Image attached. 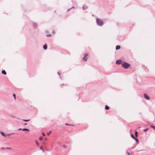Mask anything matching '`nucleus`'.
I'll return each instance as SVG.
<instances>
[{
    "instance_id": "nucleus-11",
    "label": "nucleus",
    "mask_w": 155,
    "mask_h": 155,
    "mask_svg": "<svg viewBox=\"0 0 155 155\" xmlns=\"http://www.w3.org/2000/svg\"><path fill=\"white\" fill-rule=\"evenodd\" d=\"M2 73L4 75H6V73L5 70H3L2 71Z\"/></svg>"
},
{
    "instance_id": "nucleus-18",
    "label": "nucleus",
    "mask_w": 155,
    "mask_h": 155,
    "mask_svg": "<svg viewBox=\"0 0 155 155\" xmlns=\"http://www.w3.org/2000/svg\"><path fill=\"white\" fill-rule=\"evenodd\" d=\"M150 127L155 130V127L152 125H150Z\"/></svg>"
},
{
    "instance_id": "nucleus-24",
    "label": "nucleus",
    "mask_w": 155,
    "mask_h": 155,
    "mask_svg": "<svg viewBox=\"0 0 155 155\" xmlns=\"http://www.w3.org/2000/svg\"><path fill=\"white\" fill-rule=\"evenodd\" d=\"M58 74L60 76V78L61 79V76H60V74L59 73V72H58Z\"/></svg>"
},
{
    "instance_id": "nucleus-38",
    "label": "nucleus",
    "mask_w": 155,
    "mask_h": 155,
    "mask_svg": "<svg viewBox=\"0 0 155 155\" xmlns=\"http://www.w3.org/2000/svg\"><path fill=\"white\" fill-rule=\"evenodd\" d=\"M134 148V147H133V148H132V149H133V148Z\"/></svg>"
},
{
    "instance_id": "nucleus-27",
    "label": "nucleus",
    "mask_w": 155,
    "mask_h": 155,
    "mask_svg": "<svg viewBox=\"0 0 155 155\" xmlns=\"http://www.w3.org/2000/svg\"><path fill=\"white\" fill-rule=\"evenodd\" d=\"M63 148H66L67 146L65 145H63Z\"/></svg>"
},
{
    "instance_id": "nucleus-17",
    "label": "nucleus",
    "mask_w": 155,
    "mask_h": 155,
    "mask_svg": "<svg viewBox=\"0 0 155 155\" xmlns=\"http://www.w3.org/2000/svg\"><path fill=\"white\" fill-rule=\"evenodd\" d=\"M13 96L15 100L16 99V95L15 93L13 94Z\"/></svg>"
},
{
    "instance_id": "nucleus-4",
    "label": "nucleus",
    "mask_w": 155,
    "mask_h": 155,
    "mask_svg": "<svg viewBox=\"0 0 155 155\" xmlns=\"http://www.w3.org/2000/svg\"><path fill=\"white\" fill-rule=\"evenodd\" d=\"M0 134H1L4 137H6V136L12 134H13L14 133H12L11 134H6L5 133H4V132H3L2 131H0Z\"/></svg>"
},
{
    "instance_id": "nucleus-13",
    "label": "nucleus",
    "mask_w": 155,
    "mask_h": 155,
    "mask_svg": "<svg viewBox=\"0 0 155 155\" xmlns=\"http://www.w3.org/2000/svg\"><path fill=\"white\" fill-rule=\"evenodd\" d=\"M105 108L106 110H108L109 109V107L107 105H106L105 106Z\"/></svg>"
},
{
    "instance_id": "nucleus-37",
    "label": "nucleus",
    "mask_w": 155,
    "mask_h": 155,
    "mask_svg": "<svg viewBox=\"0 0 155 155\" xmlns=\"http://www.w3.org/2000/svg\"><path fill=\"white\" fill-rule=\"evenodd\" d=\"M53 33H54V31H53Z\"/></svg>"
},
{
    "instance_id": "nucleus-2",
    "label": "nucleus",
    "mask_w": 155,
    "mask_h": 155,
    "mask_svg": "<svg viewBox=\"0 0 155 155\" xmlns=\"http://www.w3.org/2000/svg\"><path fill=\"white\" fill-rule=\"evenodd\" d=\"M130 66V64L124 62L122 64V67L124 69L128 68Z\"/></svg>"
},
{
    "instance_id": "nucleus-29",
    "label": "nucleus",
    "mask_w": 155,
    "mask_h": 155,
    "mask_svg": "<svg viewBox=\"0 0 155 155\" xmlns=\"http://www.w3.org/2000/svg\"><path fill=\"white\" fill-rule=\"evenodd\" d=\"M5 149H11V148H10V147H6L5 148Z\"/></svg>"
},
{
    "instance_id": "nucleus-35",
    "label": "nucleus",
    "mask_w": 155,
    "mask_h": 155,
    "mask_svg": "<svg viewBox=\"0 0 155 155\" xmlns=\"http://www.w3.org/2000/svg\"><path fill=\"white\" fill-rule=\"evenodd\" d=\"M45 140H47V138H45Z\"/></svg>"
},
{
    "instance_id": "nucleus-28",
    "label": "nucleus",
    "mask_w": 155,
    "mask_h": 155,
    "mask_svg": "<svg viewBox=\"0 0 155 155\" xmlns=\"http://www.w3.org/2000/svg\"><path fill=\"white\" fill-rule=\"evenodd\" d=\"M65 125H68V126H71V125H71V124H67V123L65 124Z\"/></svg>"
},
{
    "instance_id": "nucleus-21",
    "label": "nucleus",
    "mask_w": 155,
    "mask_h": 155,
    "mask_svg": "<svg viewBox=\"0 0 155 155\" xmlns=\"http://www.w3.org/2000/svg\"><path fill=\"white\" fill-rule=\"evenodd\" d=\"M74 6H72L71 8H69L67 10V11H69L71 8H74Z\"/></svg>"
},
{
    "instance_id": "nucleus-3",
    "label": "nucleus",
    "mask_w": 155,
    "mask_h": 155,
    "mask_svg": "<svg viewBox=\"0 0 155 155\" xmlns=\"http://www.w3.org/2000/svg\"><path fill=\"white\" fill-rule=\"evenodd\" d=\"M88 58V54H84V57L83 58V60L84 61H86Z\"/></svg>"
},
{
    "instance_id": "nucleus-32",
    "label": "nucleus",
    "mask_w": 155,
    "mask_h": 155,
    "mask_svg": "<svg viewBox=\"0 0 155 155\" xmlns=\"http://www.w3.org/2000/svg\"><path fill=\"white\" fill-rule=\"evenodd\" d=\"M22 129H21V128H19V129H18V130H22Z\"/></svg>"
},
{
    "instance_id": "nucleus-6",
    "label": "nucleus",
    "mask_w": 155,
    "mask_h": 155,
    "mask_svg": "<svg viewBox=\"0 0 155 155\" xmlns=\"http://www.w3.org/2000/svg\"><path fill=\"white\" fill-rule=\"evenodd\" d=\"M32 25L34 28H36L38 27L37 24L35 22H33L32 24Z\"/></svg>"
},
{
    "instance_id": "nucleus-19",
    "label": "nucleus",
    "mask_w": 155,
    "mask_h": 155,
    "mask_svg": "<svg viewBox=\"0 0 155 155\" xmlns=\"http://www.w3.org/2000/svg\"><path fill=\"white\" fill-rule=\"evenodd\" d=\"M43 139V137L41 136L40 137H39V140H42Z\"/></svg>"
},
{
    "instance_id": "nucleus-36",
    "label": "nucleus",
    "mask_w": 155,
    "mask_h": 155,
    "mask_svg": "<svg viewBox=\"0 0 155 155\" xmlns=\"http://www.w3.org/2000/svg\"><path fill=\"white\" fill-rule=\"evenodd\" d=\"M24 125H27V123H25V124H24Z\"/></svg>"
},
{
    "instance_id": "nucleus-26",
    "label": "nucleus",
    "mask_w": 155,
    "mask_h": 155,
    "mask_svg": "<svg viewBox=\"0 0 155 155\" xmlns=\"http://www.w3.org/2000/svg\"><path fill=\"white\" fill-rule=\"evenodd\" d=\"M35 142H36V144H37V145H39V143L38 142H37V140H36L35 141Z\"/></svg>"
},
{
    "instance_id": "nucleus-8",
    "label": "nucleus",
    "mask_w": 155,
    "mask_h": 155,
    "mask_svg": "<svg viewBox=\"0 0 155 155\" xmlns=\"http://www.w3.org/2000/svg\"><path fill=\"white\" fill-rule=\"evenodd\" d=\"M83 9V10H85L87 8V7L86 5H84L82 7Z\"/></svg>"
},
{
    "instance_id": "nucleus-20",
    "label": "nucleus",
    "mask_w": 155,
    "mask_h": 155,
    "mask_svg": "<svg viewBox=\"0 0 155 155\" xmlns=\"http://www.w3.org/2000/svg\"><path fill=\"white\" fill-rule=\"evenodd\" d=\"M40 149L42 150L43 152H44V150L43 149L42 147H40Z\"/></svg>"
},
{
    "instance_id": "nucleus-31",
    "label": "nucleus",
    "mask_w": 155,
    "mask_h": 155,
    "mask_svg": "<svg viewBox=\"0 0 155 155\" xmlns=\"http://www.w3.org/2000/svg\"><path fill=\"white\" fill-rule=\"evenodd\" d=\"M51 34H48V35H46V36H51Z\"/></svg>"
},
{
    "instance_id": "nucleus-9",
    "label": "nucleus",
    "mask_w": 155,
    "mask_h": 155,
    "mask_svg": "<svg viewBox=\"0 0 155 155\" xmlns=\"http://www.w3.org/2000/svg\"><path fill=\"white\" fill-rule=\"evenodd\" d=\"M43 48L44 50H46L47 49V47L46 44H45L43 46Z\"/></svg>"
},
{
    "instance_id": "nucleus-15",
    "label": "nucleus",
    "mask_w": 155,
    "mask_h": 155,
    "mask_svg": "<svg viewBox=\"0 0 155 155\" xmlns=\"http://www.w3.org/2000/svg\"><path fill=\"white\" fill-rule=\"evenodd\" d=\"M22 120L25 122H27L29 121L30 120Z\"/></svg>"
},
{
    "instance_id": "nucleus-39",
    "label": "nucleus",
    "mask_w": 155,
    "mask_h": 155,
    "mask_svg": "<svg viewBox=\"0 0 155 155\" xmlns=\"http://www.w3.org/2000/svg\"><path fill=\"white\" fill-rule=\"evenodd\" d=\"M154 145H155V144H154Z\"/></svg>"
},
{
    "instance_id": "nucleus-30",
    "label": "nucleus",
    "mask_w": 155,
    "mask_h": 155,
    "mask_svg": "<svg viewBox=\"0 0 155 155\" xmlns=\"http://www.w3.org/2000/svg\"><path fill=\"white\" fill-rule=\"evenodd\" d=\"M42 135L43 136H45V134L44 132H42Z\"/></svg>"
},
{
    "instance_id": "nucleus-5",
    "label": "nucleus",
    "mask_w": 155,
    "mask_h": 155,
    "mask_svg": "<svg viewBox=\"0 0 155 155\" xmlns=\"http://www.w3.org/2000/svg\"><path fill=\"white\" fill-rule=\"evenodd\" d=\"M122 63V61L121 60H117L116 61V63L117 64H120Z\"/></svg>"
},
{
    "instance_id": "nucleus-14",
    "label": "nucleus",
    "mask_w": 155,
    "mask_h": 155,
    "mask_svg": "<svg viewBox=\"0 0 155 155\" xmlns=\"http://www.w3.org/2000/svg\"><path fill=\"white\" fill-rule=\"evenodd\" d=\"M131 136L133 139H135V138L133 134H131Z\"/></svg>"
},
{
    "instance_id": "nucleus-22",
    "label": "nucleus",
    "mask_w": 155,
    "mask_h": 155,
    "mask_svg": "<svg viewBox=\"0 0 155 155\" xmlns=\"http://www.w3.org/2000/svg\"><path fill=\"white\" fill-rule=\"evenodd\" d=\"M135 134L136 136L137 137V132L136 131L135 133Z\"/></svg>"
},
{
    "instance_id": "nucleus-23",
    "label": "nucleus",
    "mask_w": 155,
    "mask_h": 155,
    "mask_svg": "<svg viewBox=\"0 0 155 155\" xmlns=\"http://www.w3.org/2000/svg\"><path fill=\"white\" fill-rule=\"evenodd\" d=\"M51 131H50L49 132V133H47V135H49V134H50V133H51Z\"/></svg>"
},
{
    "instance_id": "nucleus-33",
    "label": "nucleus",
    "mask_w": 155,
    "mask_h": 155,
    "mask_svg": "<svg viewBox=\"0 0 155 155\" xmlns=\"http://www.w3.org/2000/svg\"><path fill=\"white\" fill-rule=\"evenodd\" d=\"M1 149H5V148H4V147H2V148H1Z\"/></svg>"
},
{
    "instance_id": "nucleus-16",
    "label": "nucleus",
    "mask_w": 155,
    "mask_h": 155,
    "mask_svg": "<svg viewBox=\"0 0 155 155\" xmlns=\"http://www.w3.org/2000/svg\"><path fill=\"white\" fill-rule=\"evenodd\" d=\"M134 139L136 142H137V143H138L139 142V140H138V139L137 138H136V137L135 138V139Z\"/></svg>"
},
{
    "instance_id": "nucleus-7",
    "label": "nucleus",
    "mask_w": 155,
    "mask_h": 155,
    "mask_svg": "<svg viewBox=\"0 0 155 155\" xmlns=\"http://www.w3.org/2000/svg\"><path fill=\"white\" fill-rule=\"evenodd\" d=\"M144 98L147 100H149V97L145 94H144Z\"/></svg>"
},
{
    "instance_id": "nucleus-10",
    "label": "nucleus",
    "mask_w": 155,
    "mask_h": 155,
    "mask_svg": "<svg viewBox=\"0 0 155 155\" xmlns=\"http://www.w3.org/2000/svg\"><path fill=\"white\" fill-rule=\"evenodd\" d=\"M120 48V45H117L116 47V50H118Z\"/></svg>"
},
{
    "instance_id": "nucleus-25",
    "label": "nucleus",
    "mask_w": 155,
    "mask_h": 155,
    "mask_svg": "<svg viewBox=\"0 0 155 155\" xmlns=\"http://www.w3.org/2000/svg\"><path fill=\"white\" fill-rule=\"evenodd\" d=\"M148 130V128H147L145 129H144V132H146V131H147V130Z\"/></svg>"
},
{
    "instance_id": "nucleus-34",
    "label": "nucleus",
    "mask_w": 155,
    "mask_h": 155,
    "mask_svg": "<svg viewBox=\"0 0 155 155\" xmlns=\"http://www.w3.org/2000/svg\"><path fill=\"white\" fill-rule=\"evenodd\" d=\"M127 154L128 155H130V153L128 152H127Z\"/></svg>"
},
{
    "instance_id": "nucleus-1",
    "label": "nucleus",
    "mask_w": 155,
    "mask_h": 155,
    "mask_svg": "<svg viewBox=\"0 0 155 155\" xmlns=\"http://www.w3.org/2000/svg\"><path fill=\"white\" fill-rule=\"evenodd\" d=\"M96 23L97 25L102 26L104 25L103 21L100 18H97L96 19Z\"/></svg>"
},
{
    "instance_id": "nucleus-12",
    "label": "nucleus",
    "mask_w": 155,
    "mask_h": 155,
    "mask_svg": "<svg viewBox=\"0 0 155 155\" xmlns=\"http://www.w3.org/2000/svg\"><path fill=\"white\" fill-rule=\"evenodd\" d=\"M22 131H29V130L27 128H23L22 129Z\"/></svg>"
}]
</instances>
